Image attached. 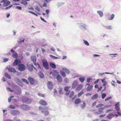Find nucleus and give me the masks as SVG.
<instances>
[{
	"instance_id": "nucleus-1",
	"label": "nucleus",
	"mask_w": 121,
	"mask_h": 121,
	"mask_svg": "<svg viewBox=\"0 0 121 121\" xmlns=\"http://www.w3.org/2000/svg\"><path fill=\"white\" fill-rule=\"evenodd\" d=\"M104 104H99L96 106V108H99L98 109V111L96 112V113L98 114H101L102 113L103 110L104 109V107H101L103 106Z\"/></svg>"
},
{
	"instance_id": "nucleus-2",
	"label": "nucleus",
	"mask_w": 121,
	"mask_h": 121,
	"mask_svg": "<svg viewBox=\"0 0 121 121\" xmlns=\"http://www.w3.org/2000/svg\"><path fill=\"white\" fill-rule=\"evenodd\" d=\"M39 110L41 111V112L45 114L48 115L49 114V112L48 111V108L47 107H44L42 108V106H40L39 107Z\"/></svg>"
},
{
	"instance_id": "nucleus-3",
	"label": "nucleus",
	"mask_w": 121,
	"mask_h": 121,
	"mask_svg": "<svg viewBox=\"0 0 121 121\" xmlns=\"http://www.w3.org/2000/svg\"><path fill=\"white\" fill-rule=\"evenodd\" d=\"M13 87L14 91L17 94H19L21 91V90L20 88L17 85H14Z\"/></svg>"
},
{
	"instance_id": "nucleus-4",
	"label": "nucleus",
	"mask_w": 121,
	"mask_h": 121,
	"mask_svg": "<svg viewBox=\"0 0 121 121\" xmlns=\"http://www.w3.org/2000/svg\"><path fill=\"white\" fill-rule=\"evenodd\" d=\"M15 82L19 86L22 87L23 84L21 81L18 78L15 77L14 78Z\"/></svg>"
},
{
	"instance_id": "nucleus-5",
	"label": "nucleus",
	"mask_w": 121,
	"mask_h": 121,
	"mask_svg": "<svg viewBox=\"0 0 121 121\" xmlns=\"http://www.w3.org/2000/svg\"><path fill=\"white\" fill-rule=\"evenodd\" d=\"M21 60L19 59H16L13 63V65L14 66H19L21 64Z\"/></svg>"
},
{
	"instance_id": "nucleus-6",
	"label": "nucleus",
	"mask_w": 121,
	"mask_h": 121,
	"mask_svg": "<svg viewBox=\"0 0 121 121\" xmlns=\"http://www.w3.org/2000/svg\"><path fill=\"white\" fill-rule=\"evenodd\" d=\"M18 66V69L20 71H23L25 70L26 69L25 66L22 64H21Z\"/></svg>"
},
{
	"instance_id": "nucleus-7",
	"label": "nucleus",
	"mask_w": 121,
	"mask_h": 121,
	"mask_svg": "<svg viewBox=\"0 0 121 121\" xmlns=\"http://www.w3.org/2000/svg\"><path fill=\"white\" fill-rule=\"evenodd\" d=\"M20 108L22 110H27L30 109V107L27 105L22 104L21 105Z\"/></svg>"
},
{
	"instance_id": "nucleus-8",
	"label": "nucleus",
	"mask_w": 121,
	"mask_h": 121,
	"mask_svg": "<svg viewBox=\"0 0 121 121\" xmlns=\"http://www.w3.org/2000/svg\"><path fill=\"white\" fill-rule=\"evenodd\" d=\"M10 113L12 115L14 116H16L19 115L20 113V112L19 111L14 110H12L11 111Z\"/></svg>"
},
{
	"instance_id": "nucleus-9",
	"label": "nucleus",
	"mask_w": 121,
	"mask_h": 121,
	"mask_svg": "<svg viewBox=\"0 0 121 121\" xmlns=\"http://www.w3.org/2000/svg\"><path fill=\"white\" fill-rule=\"evenodd\" d=\"M52 73L53 77L55 78H56V77L58 75V72L55 70H53L52 72H50L49 74H50Z\"/></svg>"
},
{
	"instance_id": "nucleus-10",
	"label": "nucleus",
	"mask_w": 121,
	"mask_h": 121,
	"mask_svg": "<svg viewBox=\"0 0 121 121\" xmlns=\"http://www.w3.org/2000/svg\"><path fill=\"white\" fill-rule=\"evenodd\" d=\"M22 102L24 103L28 104L30 100L29 99L26 97L22 96Z\"/></svg>"
},
{
	"instance_id": "nucleus-11",
	"label": "nucleus",
	"mask_w": 121,
	"mask_h": 121,
	"mask_svg": "<svg viewBox=\"0 0 121 121\" xmlns=\"http://www.w3.org/2000/svg\"><path fill=\"white\" fill-rule=\"evenodd\" d=\"M43 65L44 68L46 69H49V65L48 62L46 61L43 62Z\"/></svg>"
},
{
	"instance_id": "nucleus-12",
	"label": "nucleus",
	"mask_w": 121,
	"mask_h": 121,
	"mask_svg": "<svg viewBox=\"0 0 121 121\" xmlns=\"http://www.w3.org/2000/svg\"><path fill=\"white\" fill-rule=\"evenodd\" d=\"M37 82L38 81L37 80L31 78V84L35 85L37 83Z\"/></svg>"
},
{
	"instance_id": "nucleus-13",
	"label": "nucleus",
	"mask_w": 121,
	"mask_h": 121,
	"mask_svg": "<svg viewBox=\"0 0 121 121\" xmlns=\"http://www.w3.org/2000/svg\"><path fill=\"white\" fill-rule=\"evenodd\" d=\"M7 69L8 70V71L10 72L15 73L16 72V71L15 69L13 67H11L10 68H7Z\"/></svg>"
},
{
	"instance_id": "nucleus-14",
	"label": "nucleus",
	"mask_w": 121,
	"mask_h": 121,
	"mask_svg": "<svg viewBox=\"0 0 121 121\" xmlns=\"http://www.w3.org/2000/svg\"><path fill=\"white\" fill-rule=\"evenodd\" d=\"M39 103L41 105L46 106L47 105V103L44 100L42 99L40 100L39 102Z\"/></svg>"
},
{
	"instance_id": "nucleus-15",
	"label": "nucleus",
	"mask_w": 121,
	"mask_h": 121,
	"mask_svg": "<svg viewBox=\"0 0 121 121\" xmlns=\"http://www.w3.org/2000/svg\"><path fill=\"white\" fill-rule=\"evenodd\" d=\"M78 82L76 80H75L73 84L72 87L73 88H74L78 86Z\"/></svg>"
},
{
	"instance_id": "nucleus-16",
	"label": "nucleus",
	"mask_w": 121,
	"mask_h": 121,
	"mask_svg": "<svg viewBox=\"0 0 121 121\" xmlns=\"http://www.w3.org/2000/svg\"><path fill=\"white\" fill-rule=\"evenodd\" d=\"M56 78L58 81L61 82L62 81V78L60 74H58L56 77Z\"/></svg>"
},
{
	"instance_id": "nucleus-17",
	"label": "nucleus",
	"mask_w": 121,
	"mask_h": 121,
	"mask_svg": "<svg viewBox=\"0 0 121 121\" xmlns=\"http://www.w3.org/2000/svg\"><path fill=\"white\" fill-rule=\"evenodd\" d=\"M31 58L35 65L36 66V57L35 56H31Z\"/></svg>"
},
{
	"instance_id": "nucleus-18",
	"label": "nucleus",
	"mask_w": 121,
	"mask_h": 121,
	"mask_svg": "<svg viewBox=\"0 0 121 121\" xmlns=\"http://www.w3.org/2000/svg\"><path fill=\"white\" fill-rule=\"evenodd\" d=\"M48 86L49 88L51 90L53 88V85L52 82H48Z\"/></svg>"
},
{
	"instance_id": "nucleus-19",
	"label": "nucleus",
	"mask_w": 121,
	"mask_h": 121,
	"mask_svg": "<svg viewBox=\"0 0 121 121\" xmlns=\"http://www.w3.org/2000/svg\"><path fill=\"white\" fill-rule=\"evenodd\" d=\"M115 109L117 111H119L120 109L119 102H117L115 105Z\"/></svg>"
},
{
	"instance_id": "nucleus-20",
	"label": "nucleus",
	"mask_w": 121,
	"mask_h": 121,
	"mask_svg": "<svg viewBox=\"0 0 121 121\" xmlns=\"http://www.w3.org/2000/svg\"><path fill=\"white\" fill-rule=\"evenodd\" d=\"M83 86L82 84H79L77 86L76 88V90L78 91H80L82 88Z\"/></svg>"
},
{
	"instance_id": "nucleus-21",
	"label": "nucleus",
	"mask_w": 121,
	"mask_h": 121,
	"mask_svg": "<svg viewBox=\"0 0 121 121\" xmlns=\"http://www.w3.org/2000/svg\"><path fill=\"white\" fill-rule=\"evenodd\" d=\"M81 102V99L79 98H77L76 99L75 101V103L77 104H78L80 103Z\"/></svg>"
},
{
	"instance_id": "nucleus-22",
	"label": "nucleus",
	"mask_w": 121,
	"mask_h": 121,
	"mask_svg": "<svg viewBox=\"0 0 121 121\" xmlns=\"http://www.w3.org/2000/svg\"><path fill=\"white\" fill-rule=\"evenodd\" d=\"M10 2L9 1H7L6 0L4 3H3V5L4 7H7L10 4Z\"/></svg>"
},
{
	"instance_id": "nucleus-23",
	"label": "nucleus",
	"mask_w": 121,
	"mask_h": 121,
	"mask_svg": "<svg viewBox=\"0 0 121 121\" xmlns=\"http://www.w3.org/2000/svg\"><path fill=\"white\" fill-rule=\"evenodd\" d=\"M82 103H83L82 104H81L80 105L81 108L82 109H83L85 108L86 106V104L84 101H82Z\"/></svg>"
},
{
	"instance_id": "nucleus-24",
	"label": "nucleus",
	"mask_w": 121,
	"mask_h": 121,
	"mask_svg": "<svg viewBox=\"0 0 121 121\" xmlns=\"http://www.w3.org/2000/svg\"><path fill=\"white\" fill-rule=\"evenodd\" d=\"M93 86L91 85L88 86L86 88V90L87 91H90L93 89Z\"/></svg>"
},
{
	"instance_id": "nucleus-25",
	"label": "nucleus",
	"mask_w": 121,
	"mask_h": 121,
	"mask_svg": "<svg viewBox=\"0 0 121 121\" xmlns=\"http://www.w3.org/2000/svg\"><path fill=\"white\" fill-rule=\"evenodd\" d=\"M98 97V95L96 93L94 95L91 97V99L92 100H94L97 99Z\"/></svg>"
},
{
	"instance_id": "nucleus-26",
	"label": "nucleus",
	"mask_w": 121,
	"mask_h": 121,
	"mask_svg": "<svg viewBox=\"0 0 121 121\" xmlns=\"http://www.w3.org/2000/svg\"><path fill=\"white\" fill-rule=\"evenodd\" d=\"M12 56L14 58H17L18 56V54L16 52H15L13 53Z\"/></svg>"
},
{
	"instance_id": "nucleus-27",
	"label": "nucleus",
	"mask_w": 121,
	"mask_h": 121,
	"mask_svg": "<svg viewBox=\"0 0 121 121\" xmlns=\"http://www.w3.org/2000/svg\"><path fill=\"white\" fill-rule=\"evenodd\" d=\"M62 69L65 71L67 73L69 74L70 73L69 71L66 68H62Z\"/></svg>"
},
{
	"instance_id": "nucleus-28",
	"label": "nucleus",
	"mask_w": 121,
	"mask_h": 121,
	"mask_svg": "<svg viewBox=\"0 0 121 121\" xmlns=\"http://www.w3.org/2000/svg\"><path fill=\"white\" fill-rule=\"evenodd\" d=\"M60 72L61 74L63 77H65L66 76V75L65 72L61 70L60 71Z\"/></svg>"
},
{
	"instance_id": "nucleus-29",
	"label": "nucleus",
	"mask_w": 121,
	"mask_h": 121,
	"mask_svg": "<svg viewBox=\"0 0 121 121\" xmlns=\"http://www.w3.org/2000/svg\"><path fill=\"white\" fill-rule=\"evenodd\" d=\"M114 116V115L112 113L109 114L107 116V117L108 119H111Z\"/></svg>"
},
{
	"instance_id": "nucleus-30",
	"label": "nucleus",
	"mask_w": 121,
	"mask_h": 121,
	"mask_svg": "<svg viewBox=\"0 0 121 121\" xmlns=\"http://www.w3.org/2000/svg\"><path fill=\"white\" fill-rule=\"evenodd\" d=\"M4 76L7 78L9 79H10L11 78V76L7 73H4Z\"/></svg>"
},
{
	"instance_id": "nucleus-31",
	"label": "nucleus",
	"mask_w": 121,
	"mask_h": 121,
	"mask_svg": "<svg viewBox=\"0 0 121 121\" xmlns=\"http://www.w3.org/2000/svg\"><path fill=\"white\" fill-rule=\"evenodd\" d=\"M79 79L80 81L83 83L85 80V78L83 77H81L79 78Z\"/></svg>"
},
{
	"instance_id": "nucleus-32",
	"label": "nucleus",
	"mask_w": 121,
	"mask_h": 121,
	"mask_svg": "<svg viewBox=\"0 0 121 121\" xmlns=\"http://www.w3.org/2000/svg\"><path fill=\"white\" fill-rule=\"evenodd\" d=\"M20 3L24 5H26L27 4V2L25 1L24 0H22V1L20 2Z\"/></svg>"
},
{
	"instance_id": "nucleus-33",
	"label": "nucleus",
	"mask_w": 121,
	"mask_h": 121,
	"mask_svg": "<svg viewBox=\"0 0 121 121\" xmlns=\"http://www.w3.org/2000/svg\"><path fill=\"white\" fill-rule=\"evenodd\" d=\"M21 80L23 82L26 83V84H28L29 83L28 81L25 78H22L21 79Z\"/></svg>"
},
{
	"instance_id": "nucleus-34",
	"label": "nucleus",
	"mask_w": 121,
	"mask_h": 121,
	"mask_svg": "<svg viewBox=\"0 0 121 121\" xmlns=\"http://www.w3.org/2000/svg\"><path fill=\"white\" fill-rule=\"evenodd\" d=\"M50 56L51 58L54 59H60V57H58L52 55H50Z\"/></svg>"
},
{
	"instance_id": "nucleus-35",
	"label": "nucleus",
	"mask_w": 121,
	"mask_h": 121,
	"mask_svg": "<svg viewBox=\"0 0 121 121\" xmlns=\"http://www.w3.org/2000/svg\"><path fill=\"white\" fill-rule=\"evenodd\" d=\"M70 88V87L69 86H66L65 87V88H64L65 91L67 92L69 90V88Z\"/></svg>"
},
{
	"instance_id": "nucleus-36",
	"label": "nucleus",
	"mask_w": 121,
	"mask_h": 121,
	"mask_svg": "<svg viewBox=\"0 0 121 121\" xmlns=\"http://www.w3.org/2000/svg\"><path fill=\"white\" fill-rule=\"evenodd\" d=\"M50 66L53 68L55 69L56 68L55 65L53 63H51L50 64Z\"/></svg>"
},
{
	"instance_id": "nucleus-37",
	"label": "nucleus",
	"mask_w": 121,
	"mask_h": 121,
	"mask_svg": "<svg viewBox=\"0 0 121 121\" xmlns=\"http://www.w3.org/2000/svg\"><path fill=\"white\" fill-rule=\"evenodd\" d=\"M74 92L72 91L70 93L69 95V98H71L74 95Z\"/></svg>"
},
{
	"instance_id": "nucleus-38",
	"label": "nucleus",
	"mask_w": 121,
	"mask_h": 121,
	"mask_svg": "<svg viewBox=\"0 0 121 121\" xmlns=\"http://www.w3.org/2000/svg\"><path fill=\"white\" fill-rule=\"evenodd\" d=\"M39 77L41 78H43L44 77V75L43 73L40 72L39 73Z\"/></svg>"
},
{
	"instance_id": "nucleus-39",
	"label": "nucleus",
	"mask_w": 121,
	"mask_h": 121,
	"mask_svg": "<svg viewBox=\"0 0 121 121\" xmlns=\"http://www.w3.org/2000/svg\"><path fill=\"white\" fill-rule=\"evenodd\" d=\"M114 15L113 14H112L110 16V17L108 19L109 20H111L113 19L114 17Z\"/></svg>"
},
{
	"instance_id": "nucleus-40",
	"label": "nucleus",
	"mask_w": 121,
	"mask_h": 121,
	"mask_svg": "<svg viewBox=\"0 0 121 121\" xmlns=\"http://www.w3.org/2000/svg\"><path fill=\"white\" fill-rule=\"evenodd\" d=\"M84 92L83 91H81L78 93V97H80L83 94Z\"/></svg>"
},
{
	"instance_id": "nucleus-41",
	"label": "nucleus",
	"mask_w": 121,
	"mask_h": 121,
	"mask_svg": "<svg viewBox=\"0 0 121 121\" xmlns=\"http://www.w3.org/2000/svg\"><path fill=\"white\" fill-rule=\"evenodd\" d=\"M102 82L103 83V86H105L107 84L106 81L105 80V79H103L102 81Z\"/></svg>"
},
{
	"instance_id": "nucleus-42",
	"label": "nucleus",
	"mask_w": 121,
	"mask_h": 121,
	"mask_svg": "<svg viewBox=\"0 0 121 121\" xmlns=\"http://www.w3.org/2000/svg\"><path fill=\"white\" fill-rule=\"evenodd\" d=\"M38 96H41L43 97H45V94H42L40 93H39L38 94Z\"/></svg>"
},
{
	"instance_id": "nucleus-43",
	"label": "nucleus",
	"mask_w": 121,
	"mask_h": 121,
	"mask_svg": "<svg viewBox=\"0 0 121 121\" xmlns=\"http://www.w3.org/2000/svg\"><path fill=\"white\" fill-rule=\"evenodd\" d=\"M97 13L101 17H102L103 15V13L101 11H98L97 12Z\"/></svg>"
},
{
	"instance_id": "nucleus-44",
	"label": "nucleus",
	"mask_w": 121,
	"mask_h": 121,
	"mask_svg": "<svg viewBox=\"0 0 121 121\" xmlns=\"http://www.w3.org/2000/svg\"><path fill=\"white\" fill-rule=\"evenodd\" d=\"M33 68H34L36 71H37V69L36 68L34 67L33 65H31V71L32 70Z\"/></svg>"
},
{
	"instance_id": "nucleus-45",
	"label": "nucleus",
	"mask_w": 121,
	"mask_h": 121,
	"mask_svg": "<svg viewBox=\"0 0 121 121\" xmlns=\"http://www.w3.org/2000/svg\"><path fill=\"white\" fill-rule=\"evenodd\" d=\"M9 108L10 109H14L15 108V107L12 105H10L9 106Z\"/></svg>"
},
{
	"instance_id": "nucleus-46",
	"label": "nucleus",
	"mask_w": 121,
	"mask_h": 121,
	"mask_svg": "<svg viewBox=\"0 0 121 121\" xmlns=\"http://www.w3.org/2000/svg\"><path fill=\"white\" fill-rule=\"evenodd\" d=\"M35 9L37 10L38 12H40V9L37 6H35Z\"/></svg>"
},
{
	"instance_id": "nucleus-47",
	"label": "nucleus",
	"mask_w": 121,
	"mask_h": 121,
	"mask_svg": "<svg viewBox=\"0 0 121 121\" xmlns=\"http://www.w3.org/2000/svg\"><path fill=\"white\" fill-rule=\"evenodd\" d=\"M84 43L86 45L88 46L89 45V44L86 41L84 40Z\"/></svg>"
},
{
	"instance_id": "nucleus-48",
	"label": "nucleus",
	"mask_w": 121,
	"mask_h": 121,
	"mask_svg": "<svg viewBox=\"0 0 121 121\" xmlns=\"http://www.w3.org/2000/svg\"><path fill=\"white\" fill-rule=\"evenodd\" d=\"M13 6L12 5H11L9 6L8 7H6L5 9L6 10H8L9 9H10V8H11V7H12Z\"/></svg>"
},
{
	"instance_id": "nucleus-49",
	"label": "nucleus",
	"mask_w": 121,
	"mask_h": 121,
	"mask_svg": "<svg viewBox=\"0 0 121 121\" xmlns=\"http://www.w3.org/2000/svg\"><path fill=\"white\" fill-rule=\"evenodd\" d=\"M6 89L7 91H10L11 92L13 91V90L9 87H7Z\"/></svg>"
},
{
	"instance_id": "nucleus-50",
	"label": "nucleus",
	"mask_w": 121,
	"mask_h": 121,
	"mask_svg": "<svg viewBox=\"0 0 121 121\" xmlns=\"http://www.w3.org/2000/svg\"><path fill=\"white\" fill-rule=\"evenodd\" d=\"M13 119L17 121H21V120L20 119L17 117H15Z\"/></svg>"
},
{
	"instance_id": "nucleus-51",
	"label": "nucleus",
	"mask_w": 121,
	"mask_h": 121,
	"mask_svg": "<svg viewBox=\"0 0 121 121\" xmlns=\"http://www.w3.org/2000/svg\"><path fill=\"white\" fill-rule=\"evenodd\" d=\"M9 58H4L3 59V61L4 62H6L9 60Z\"/></svg>"
},
{
	"instance_id": "nucleus-52",
	"label": "nucleus",
	"mask_w": 121,
	"mask_h": 121,
	"mask_svg": "<svg viewBox=\"0 0 121 121\" xmlns=\"http://www.w3.org/2000/svg\"><path fill=\"white\" fill-rule=\"evenodd\" d=\"M105 28L107 29L110 30L111 29V26H106Z\"/></svg>"
},
{
	"instance_id": "nucleus-53",
	"label": "nucleus",
	"mask_w": 121,
	"mask_h": 121,
	"mask_svg": "<svg viewBox=\"0 0 121 121\" xmlns=\"http://www.w3.org/2000/svg\"><path fill=\"white\" fill-rule=\"evenodd\" d=\"M106 96V94L104 93H103L102 95V98L103 99H104Z\"/></svg>"
},
{
	"instance_id": "nucleus-54",
	"label": "nucleus",
	"mask_w": 121,
	"mask_h": 121,
	"mask_svg": "<svg viewBox=\"0 0 121 121\" xmlns=\"http://www.w3.org/2000/svg\"><path fill=\"white\" fill-rule=\"evenodd\" d=\"M112 98V97L111 96L107 98H106L105 100V101H108V100L109 99H111Z\"/></svg>"
},
{
	"instance_id": "nucleus-55",
	"label": "nucleus",
	"mask_w": 121,
	"mask_h": 121,
	"mask_svg": "<svg viewBox=\"0 0 121 121\" xmlns=\"http://www.w3.org/2000/svg\"><path fill=\"white\" fill-rule=\"evenodd\" d=\"M16 8L19 10H21L22 9V7L19 6H17L16 7Z\"/></svg>"
},
{
	"instance_id": "nucleus-56",
	"label": "nucleus",
	"mask_w": 121,
	"mask_h": 121,
	"mask_svg": "<svg viewBox=\"0 0 121 121\" xmlns=\"http://www.w3.org/2000/svg\"><path fill=\"white\" fill-rule=\"evenodd\" d=\"M59 93L60 94H61V92L62 90V88H59Z\"/></svg>"
},
{
	"instance_id": "nucleus-57",
	"label": "nucleus",
	"mask_w": 121,
	"mask_h": 121,
	"mask_svg": "<svg viewBox=\"0 0 121 121\" xmlns=\"http://www.w3.org/2000/svg\"><path fill=\"white\" fill-rule=\"evenodd\" d=\"M31 13L32 14H33L35 15L36 16H38L37 14L31 11Z\"/></svg>"
},
{
	"instance_id": "nucleus-58",
	"label": "nucleus",
	"mask_w": 121,
	"mask_h": 121,
	"mask_svg": "<svg viewBox=\"0 0 121 121\" xmlns=\"http://www.w3.org/2000/svg\"><path fill=\"white\" fill-rule=\"evenodd\" d=\"M91 80V78H88L87 79V81L88 82H89Z\"/></svg>"
},
{
	"instance_id": "nucleus-59",
	"label": "nucleus",
	"mask_w": 121,
	"mask_h": 121,
	"mask_svg": "<svg viewBox=\"0 0 121 121\" xmlns=\"http://www.w3.org/2000/svg\"><path fill=\"white\" fill-rule=\"evenodd\" d=\"M16 72L17 73V75H20L21 73V72H19L18 71H16Z\"/></svg>"
},
{
	"instance_id": "nucleus-60",
	"label": "nucleus",
	"mask_w": 121,
	"mask_h": 121,
	"mask_svg": "<svg viewBox=\"0 0 121 121\" xmlns=\"http://www.w3.org/2000/svg\"><path fill=\"white\" fill-rule=\"evenodd\" d=\"M12 101L14 102H15L18 101V100H17V99H12Z\"/></svg>"
},
{
	"instance_id": "nucleus-61",
	"label": "nucleus",
	"mask_w": 121,
	"mask_h": 121,
	"mask_svg": "<svg viewBox=\"0 0 121 121\" xmlns=\"http://www.w3.org/2000/svg\"><path fill=\"white\" fill-rule=\"evenodd\" d=\"M47 3H44L43 4V7H47Z\"/></svg>"
},
{
	"instance_id": "nucleus-62",
	"label": "nucleus",
	"mask_w": 121,
	"mask_h": 121,
	"mask_svg": "<svg viewBox=\"0 0 121 121\" xmlns=\"http://www.w3.org/2000/svg\"><path fill=\"white\" fill-rule=\"evenodd\" d=\"M91 95V94L90 93H88L86 94V96Z\"/></svg>"
},
{
	"instance_id": "nucleus-63",
	"label": "nucleus",
	"mask_w": 121,
	"mask_h": 121,
	"mask_svg": "<svg viewBox=\"0 0 121 121\" xmlns=\"http://www.w3.org/2000/svg\"><path fill=\"white\" fill-rule=\"evenodd\" d=\"M102 88V86L100 87L99 88V89L98 90L97 92H99V91H100L101 90Z\"/></svg>"
},
{
	"instance_id": "nucleus-64",
	"label": "nucleus",
	"mask_w": 121,
	"mask_h": 121,
	"mask_svg": "<svg viewBox=\"0 0 121 121\" xmlns=\"http://www.w3.org/2000/svg\"><path fill=\"white\" fill-rule=\"evenodd\" d=\"M97 101H96L94 102L92 104V105L93 106H95L96 104Z\"/></svg>"
}]
</instances>
